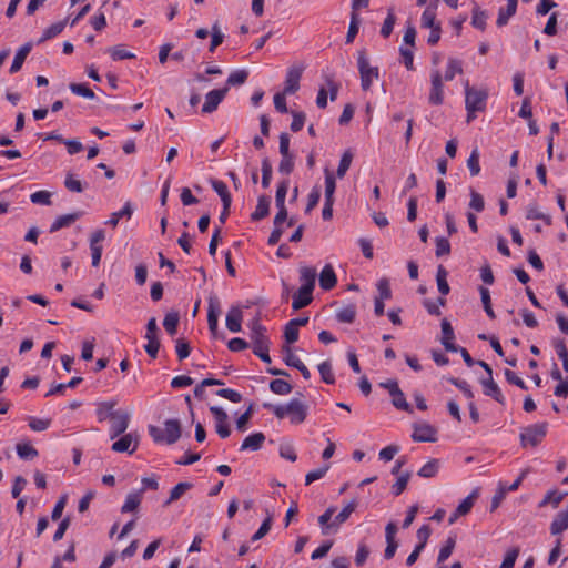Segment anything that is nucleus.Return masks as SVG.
<instances>
[{
  "mask_svg": "<svg viewBox=\"0 0 568 568\" xmlns=\"http://www.w3.org/2000/svg\"><path fill=\"white\" fill-rule=\"evenodd\" d=\"M69 89L71 90L72 93H74L77 95H80L82 98H85V99H89V100H92V99L95 98L94 92L87 84H83V83H70L69 84Z\"/></svg>",
  "mask_w": 568,
  "mask_h": 568,
  "instance_id": "de8ad7c7",
  "label": "nucleus"
},
{
  "mask_svg": "<svg viewBox=\"0 0 568 568\" xmlns=\"http://www.w3.org/2000/svg\"><path fill=\"white\" fill-rule=\"evenodd\" d=\"M313 292L307 291L306 288L300 287L298 291L293 296L292 308L294 311H298L308 304H311L313 296Z\"/></svg>",
  "mask_w": 568,
  "mask_h": 568,
  "instance_id": "b1692460",
  "label": "nucleus"
},
{
  "mask_svg": "<svg viewBox=\"0 0 568 568\" xmlns=\"http://www.w3.org/2000/svg\"><path fill=\"white\" fill-rule=\"evenodd\" d=\"M359 29V17L356 11L353 10L351 14V22L346 34V43H352L358 33Z\"/></svg>",
  "mask_w": 568,
  "mask_h": 568,
  "instance_id": "3c124183",
  "label": "nucleus"
},
{
  "mask_svg": "<svg viewBox=\"0 0 568 568\" xmlns=\"http://www.w3.org/2000/svg\"><path fill=\"white\" fill-rule=\"evenodd\" d=\"M439 469V460L438 459H432L428 463H426L417 473L418 476L424 478H432L434 477Z\"/></svg>",
  "mask_w": 568,
  "mask_h": 568,
  "instance_id": "a18cd8bd",
  "label": "nucleus"
},
{
  "mask_svg": "<svg viewBox=\"0 0 568 568\" xmlns=\"http://www.w3.org/2000/svg\"><path fill=\"white\" fill-rule=\"evenodd\" d=\"M565 494L560 493L558 490H550L547 493L545 498L540 501L539 507H544L547 504H552V506L556 508L564 499Z\"/></svg>",
  "mask_w": 568,
  "mask_h": 568,
  "instance_id": "4d7b16f0",
  "label": "nucleus"
},
{
  "mask_svg": "<svg viewBox=\"0 0 568 568\" xmlns=\"http://www.w3.org/2000/svg\"><path fill=\"white\" fill-rule=\"evenodd\" d=\"M479 293H480L481 303H483V306H484V310H485L486 314L488 315V317L494 320L496 317V315H495V312H494V310L491 307L489 290L484 287V286H480L479 287Z\"/></svg>",
  "mask_w": 568,
  "mask_h": 568,
  "instance_id": "603ef678",
  "label": "nucleus"
},
{
  "mask_svg": "<svg viewBox=\"0 0 568 568\" xmlns=\"http://www.w3.org/2000/svg\"><path fill=\"white\" fill-rule=\"evenodd\" d=\"M488 98V93L485 90H476L470 88L468 81L465 84V104L466 108H471L473 110L484 111L486 108V100Z\"/></svg>",
  "mask_w": 568,
  "mask_h": 568,
  "instance_id": "423d86ee",
  "label": "nucleus"
},
{
  "mask_svg": "<svg viewBox=\"0 0 568 568\" xmlns=\"http://www.w3.org/2000/svg\"><path fill=\"white\" fill-rule=\"evenodd\" d=\"M447 275L448 273L445 270V267L443 265H439L436 273V281L438 291L440 292L442 295H447L450 290L447 282Z\"/></svg>",
  "mask_w": 568,
  "mask_h": 568,
  "instance_id": "a19ab883",
  "label": "nucleus"
},
{
  "mask_svg": "<svg viewBox=\"0 0 568 568\" xmlns=\"http://www.w3.org/2000/svg\"><path fill=\"white\" fill-rule=\"evenodd\" d=\"M212 189L219 194L223 205L231 206L232 197L227 190V185L220 180H211Z\"/></svg>",
  "mask_w": 568,
  "mask_h": 568,
  "instance_id": "c756f323",
  "label": "nucleus"
},
{
  "mask_svg": "<svg viewBox=\"0 0 568 568\" xmlns=\"http://www.w3.org/2000/svg\"><path fill=\"white\" fill-rule=\"evenodd\" d=\"M253 344V353L261 358L264 363H271V357L268 354L270 351V339L266 334L250 337Z\"/></svg>",
  "mask_w": 568,
  "mask_h": 568,
  "instance_id": "f8f14e48",
  "label": "nucleus"
},
{
  "mask_svg": "<svg viewBox=\"0 0 568 568\" xmlns=\"http://www.w3.org/2000/svg\"><path fill=\"white\" fill-rule=\"evenodd\" d=\"M357 67L361 75V87L364 91L371 89L373 80L379 75L378 68L371 67L365 50H359L357 53Z\"/></svg>",
  "mask_w": 568,
  "mask_h": 568,
  "instance_id": "7ed1b4c3",
  "label": "nucleus"
},
{
  "mask_svg": "<svg viewBox=\"0 0 568 568\" xmlns=\"http://www.w3.org/2000/svg\"><path fill=\"white\" fill-rule=\"evenodd\" d=\"M247 77L248 72L246 70L234 71L229 75L226 87L230 89L233 85H242L247 80Z\"/></svg>",
  "mask_w": 568,
  "mask_h": 568,
  "instance_id": "8fccbe9b",
  "label": "nucleus"
},
{
  "mask_svg": "<svg viewBox=\"0 0 568 568\" xmlns=\"http://www.w3.org/2000/svg\"><path fill=\"white\" fill-rule=\"evenodd\" d=\"M30 200L33 204L51 205V193L49 191H38L30 195Z\"/></svg>",
  "mask_w": 568,
  "mask_h": 568,
  "instance_id": "e2e57ef3",
  "label": "nucleus"
},
{
  "mask_svg": "<svg viewBox=\"0 0 568 568\" xmlns=\"http://www.w3.org/2000/svg\"><path fill=\"white\" fill-rule=\"evenodd\" d=\"M209 307H207V324L209 329L213 336H216L217 326H219V316L221 313V303L219 297L215 294H211L209 296Z\"/></svg>",
  "mask_w": 568,
  "mask_h": 568,
  "instance_id": "1a4fd4ad",
  "label": "nucleus"
},
{
  "mask_svg": "<svg viewBox=\"0 0 568 568\" xmlns=\"http://www.w3.org/2000/svg\"><path fill=\"white\" fill-rule=\"evenodd\" d=\"M132 214H133V206H132V203L128 201L120 211L113 212L111 214L110 219L105 223L112 227H116L120 219H123V217L131 219Z\"/></svg>",
  "mask_w": 568,
  "mask_h": 568,
  "instance_id": "c85d7f7f",
  "label": "nucleus"
},
{
  "mask_svg": "<svg viewBox=\"0 0 568 568\" xmlns=\"http://www.w3.org/2000/svg\"><path fill=\"white\" fill-rule=\"evenodd\" d=\"M335 510L336 508L331 506L318 517V524L322 526L323 535H327L329 529L336 528V525H333V521H331Z\"/></svg>",
  "mask_w": 568,
  "mask_h": 568,
  "instance_id": "f704fd0d",
  "label": "nucleus"
},
{
  "mask_svg": "<svg viewBox=\"0 0 568 568\" xmlns=\"http://www.w3.org/2000/svg\"><path fill=\"white\" fill-rule=\"evenodd\" d=\"M227 92H229L227 87H224L222 89H214V90L207 92L205 95L204 104L202 106V112L203 113L214 112L217 109L219 104L223 101V99L225 98Z\"/></svg>",
  "mask_w": 568,
  "mask_h": 568,
  "instance_id": "9d476101",
  "label": "nucleus"
},
{
  "mask_svg": "<svg viewBox=\"0 0 568 568\" xmlns=\"http://www.w3.org/2000/svg\"><path fill=\"white\" fill-rule=\"evenodd\" d=\"M138 448V436L129 433L113 443L112 450L116 453L133 454Z\"/></svg>",
  "mask_w": 568,
  "mask_h": 568,
  "instance_id": "ddd939ff",
  "label": "nucleus"
},
{
  "mask_svg": "<svg viewBox=\"0 0 568 568\" xmlns=\"http://www.w3.org/2000/svg\"><path fill=\"white\" fill-rule=\"evenodd\" d=\"M149 434L155 443L175 444L182 434L181 423L179 419H168L164 422V429L154 425L149 426Z\"/></svg>",
  "mask_w": 568,
  "mask_h": 568,
  "instance_id": "f03ea898",
  "label": "nucleus"
},
{
  "mask_svg": "<svg viewBox=\"0 0 568 568\" xmlns=\"http://www.w3.org/2000/svg\"><path fill=\"white\" fill-rule=\"evenodd\" d=\"M111 420V439L116 438L122 435L129 427L130 415L124 410H115L114 413H110Z\"/></svg>",
  "mask_w": 568,
  "mask_h": 568,
  "instance_id": "0eeeda50",
  "label": "nucleus"
},
{
  "mask_svg": "<svg viewBox=\"0 0 568 568\" xmlns=\"http://www.w3.org/2000/svg\"><path fill=\"white\" fill-rule=\"evenodd\" d=\"M456 545V538L455 537H448L445 545L440 548L438 557H437V564L445 562L449 556L452 555L454 548Z\"/></svg>",
  "mask_w": 568,
  "mask_h": 568,
  "instance_id": "c03bdc74",
  "label": "nucleus"
},
{
  "mask_svg": "<svg viewBox=\"0 0 568 568\" xmlns=\"http://www.w3.org/2000/svg\"><path fill=\"white\" fill-rule=\"evenodd\" d=\"M193 487V484L192 483H189V481H182V483H179L178 485H175L171 491H170V496L169 498L164 501L163 506L164 507H168L169 505H171L172 503L176 501L178 499H180L182 497V495L184 493H186L187 490H190L191 488Z\"/></svg>",
  "mask_w": 568,
  "mask_h": 568,
  "instance_id": "cd10ccee",
  "label": "nucleus"
},
{
  "mask_svg": "<svg viewBox=\"0 0 568 568\" xmlns=\"http://www.w3.org/2000/svg\"><path fill=\"white\" fill-rule=\"evenodd\" d=\"M527 220H542L547 225H551L552 219L549 214L542 213L536 203H531L528 205L526 211Z\"/></svg>",
  "mask_w": 568,
  "mask_h": 568,
  "instance_id": "473e14b6",
  "label": "nucleus"
},
{
  "mask_svg": "<svg viewBox=\"0 0 568 568\" xmlns=\"http://www.w3.org/2000/svg\"><path fill=\"white\" fill-rule=\"evenodd\" d=\"M463 73L462 62L457 59L449 58L447 69L445 71L444 78L446 81H452L456 74Z\"/></svg>",
  "mask_w": 568,
  "mask_h": 568,
  "instance_id": "ea45409f",
  "label": "nucleus"
},
{
  "mask_svg": "<svg viewBox=\"0 0 568 568\" xmlns=\"http://www.w3.org/2000/svg\"><path fill=\"white\" fill-rule=\"evenodd\" d=\"M287 191H288V180H284L278 184L277 190H276V194H275L276 207H281V206L286 207L285 206V197H286Z\"/></svg>",
  "mask_w": 568,
  "mask_h": 568,
  "instance_id": "bf43d9fd",
  "label": "nucleus"
},
{
  "mask_svg": "<svg viewBox=\"0 0 568 568\" xmlns=\"http://www.w3.org/2000/svg\"><path fill=\"white\" fill-rule=\"evenodd\" d=\"M442 344L447 352H458V346L454 344L455 334L454 329L447 318L442 321Z\"/></svg>",
  "mask_w": 568,
  "mask_h": 568,
  "instance_id": "2eb2a0df",
  "label": "nucleus"
},
{
  "mask_svg": "<svg viewBox=\"0 0 568 568\" xmlns=\"http://www.w3.org/2000/svg\"><path fill=\"white\" fill-rule=\"evenodd\" d=\"M83 215L82 211H75L72 213H68L64 215L58 216L54 222L50 226V232L54 233L63 227H69L72 225L77 220H79Z\"/></svg>",
  "mask_w": 568,
  "mask_h": 568,
  "instance_id": "f3484780",
  "label": "nucleus"
},
{
  "mask_svg": "<svg viewBox=\"0 0 568 568\" xmlns=\"http://www.w3.org/2000/svg\"><path fill=\"white\" fill-rule=\"evenodd\" d=\"M437 430L435 427L427 423L415 424L414 433L412 435L413 440L420 443H434L437 440Z\"/></svg>",
  "mask_w": 568,
  "mask_h": 568,
  "instance_id": "9b49d317",
  "label": "nucleus"
},
{
  "mask_svg": "<svg viewBox=\"0 0 568 568\" xmlns=\"http://www.w3.org/2000/svg\"><path fill=\"white\" fill-rule=\"evenodd\" d=\"M518 555H519V548L518 547L509 549L506 552L505 558H504L501 565L499 566V568H513L515 562H516V559H517Z\"/></svg>",
  "mask_w": 568,
  "mask_h": 568,
  "instance_id": "774afa93",
  "label": "nucleus"
},
{
  "mask_svg": "<svg viewBox=\"0 0 568 568\" xmlns=\"http://www.w3.org/2000/svg\"><path fill=\"white\" fill-rule=\"evenodd\" d=\"M486 19H487V13L486 11L481 10L479 7H474L473 9V17H471V24L479 29V30H485L486 28Z\"/></svg>",
  "mask_w": 568,
  "mask_h": 568,
  "instance_id": "09e8293b",
  "label": "nucleus"
},
{
  "mask_svg": "<svg viewBox=\"0 0 568 568\" xmlns=\"http://www.w3.org/2000/svg\"><path fill=\"white\" fill-rule=\"evenodd\" d=\"M469 207L476 212H481L485 209V201L481 194L470 189Z\"/></svg>",
  "mask_w": 568,
  "mask_h": 568,
  "instance_id": "0e129e2a",
  "label": "nucleus"
},
{
  "mask_svg": "<svg viewBox=\"0 0 568 568\" xmlns=\"http://www.w3.org/2000/svg\"><path fill=\"white\" fill-rule=\"evenodd\" d=\"M432 88L428 102L433 105H440L444 102V84L443 75L439 70L432 71Z\"/></svg>",
  "mask_w": 568,
  "mask_h": 568,
  "instance_id": "6e6552de",
  "label": "nucleus"
},
{
  "mask_svg": "<svg viewBox=\"0 0 568 568\" xmlns=\"http://www.w3.org/2000/svg\"><path fill=\"white\" fill-rule=\"evenodd\" d=\"M300 281L302 282V288L313 292L316 281V270L308 266H302L300 268Z\"/></svg>",
  "mask_w": 568,
  "mask_h": 568,
  "instance_id": "aec40b11",
  "label": "nucleus"
},
{
  "mask_svg": "<svg viewBox=\"0 0 568 568\" xmlns=\"http://www.w3.org/2000/svg\"><path fill=\"white\" fill-rule=\"evenodd\" d=\"M145 338L148 339L146 345L144 346L145 352L152 358H156L159 349H160V341H159V327L156 324V318L151 317L146 324V334Z\"/></svg>",
  "mask_w": 568,
  "mask_h": 568,
  "instance_id": "39448f33",
  "label": "nucleus"
},
{
  "mask_svg": "<svg viewBox=\"0 0 568 568\" xmlns=\"http://www.w3.org/2000/svg\"><path fill=\"white\" fill-rule=\"evenodd\" d=\"M467 168L473 176H476L480 172V165H479V151L477 148H475L468 160H467Z\"/></svg>",
  "mask_w": 568,
  "mask_h": 568,
  "instance_id": "6e6d98bb",
  "label": "nucleus"
},
{
  "mask_svg": "<svg viewBox=\"0 0 568 568\" xmlns=\"http://www.w3.org/2000/svg\"><path fill=\"white\" fill-rule=\"evenodd\" d=\"M143 495V489H140L138 491H131L126 495L125 501L123 506L121 507L122 513H130L138 509V507L141 504Z\"/></svg>",
  "mask_w": 568,
  "mask_h": 568,
  "instance_id": "bb28decb",
  "label": "nucleus"
},
{
  "mask_svg": "<svg viewBox=\"0 0 568 568\" xmlns=\"http://www.w3.org/2000/svg\"><path fill=\"white\" fill-rule=\"evenodd\" d=\"M392 396V404L395 408L407 412L409 414L413 413L412 406L406 400V397L400 388H397L395 392H393Z\"/></svg>",
  "mask_w": 568,
  "mask_h": 568,
  "instance_id": "7c9ffc66",
  "label": "nucleus"
},
{
  "mask_svg": "<svg viewBox=\"0 0 568 568\" xmlns=\"http://www.w3.org/2000/svg\"><path fill=\"white\" fill-rule=\"evenodd\" d=\"M265 442V435L261 432L248 435L242 443L241 450H258Z\"/></svg>",
  "mask_w": 568,
  "mask_h": 568,
  "instance_id": "5701e85b",
  "label": "nucleus"
},
{
  "mask_svg": "<svg viewBox=\"0 0 568 568\" xmlns=\"http://www.w3.org/2000/svg\"><path fill=\"white\" fill-rule=\"evenodd\" d=\"M273 516L271 514L264 519L257 531L252 536V541H257L268 534L272 527Z\"/></svg>",
  "mask_w": 568,
  "mask_h": 568,
  "instance_id": "052dcab7",
  "label": "nucleus"
},
{
  "mask_svg": "<svg viewBox=\"0 0 568 568\" xmlns=\"http://www.w3.org/2000/svg\"><path fill=\"white\" fill-rule=\"evenodd\" d=\"M65 24H67V20H63V21L55 22V23L51 24L50 27H48L47 29H44L42 37L39 39V43H42L58 34H60L63 31Z\"/></svg>",
  "mask_w": 568,
  "mask_h": 568,
  "instance_id": "4c0bfd02",
  "label": "nucleus"
},
{
  "mask_svg": "<svg viewBox=\"0 0 568 568\" xmlns=\"http://www.w3.org/2000/svg\"><path fill=\"white\" fill-rule=\"evenodd\" d=\"M518 0H507V7L500 8L497 18V26L504 27L508 23L510 17L516 13Z\"/></svg>",
  "mask_w": 568,
  "mask_h": 568,
  "instance_id": "393cba45",
  "label": "nucleus"
},
{
  "mask_svg": "<svg viewBox=\"0 0 568 568\" xmlns=\"http://www.w3.org/2000/svg\"><path fill=\"white\" fill-rule=\"evenodd\" d=\"M115 406V402H102L99 404L97 408V416L99 422H104L105 419L110 418V413H114L113 410Z\"/></svg>",
  "mask_w": 568,
  "mask_h": 568,
  "instance_id": "864d4df0",
  "label": "nucleus"
},
{
  "mask_svg": "<svg viewBox=\"0 0 568 568\" xmlns=\"http://www.w3.org/2000/svg\"><path fill=\"white\" fill-rule=\"evenodd\" d=\"M176 355L180 361L185 359L190 356L191 347L186 339L184 338H178L176 345H175Z\"/></svg>",
  "mask_w": 568,
  "mask_h": 568,
  "instance_id": "338daca9",
  "label": "nucleus"
},
{
  "mask_svg": "<svg viewBox=\"0 0 568 568\" xmlns=\"http://www.w3.org/2000/svg\"><path fill=\"white\" fill-rule=\"evenodd\" d=\"M318 372L321 374V377L323 382L326 384H334L335 377L332 369V364L328 361H325L318 365Z\"/></svg>",
  "mask_w": 568,
  "mask_h": 568,
  "instance_id": "5fc2aeb1",
  "label": "nucleus"
},
{
  "mask_svg": "<svg viewBox=\"0 0 568 568\" xmlns=\"http://www.w3.org/2000/svg\"><path fill=\"white\" fill-rule=\"evenodd\" d=\"M353 158H354V155L351 150H346L342 154V158H341L337 171H336V175L338 179H343L345 176L346 172L348 171V169L352 164Z\"/></svg>",
  "mask_w": 568,
  "mask_h": 568,
  "instance_id": "58836bf2",
  "label": "nucleus"
},
{
  "mask_svg": "<svg viewBox=\"0 0 568 568\" xmlns=\"http://www.w3.org/2000/svg\"><path fill=\"white\" fill-rule=\"evenodd\" d=\"M64 186L70 192L81 193L84 187L80 180L75 179L72 173H68L64 180Z\"/></svg>",
  "mask_w": 568,
  "mask_h": 568,
  "instance_id": "680f3d73",
  "label": "nucleus"
},
{
  "mask_svg": "<svg viewBox=\"0 0 568 568\" xmlns=\"http://www.w3.org/2000/svg\"><path fill=\"white\" fill-rule=\"evenodd\" d=\"M395 22H396V17H395L393 10L389 9L387 17L385 18L384 23L381 29V34L384 38H388L392 34Z\"/></svg>",
  "mask_w": 568,
  "mask_h": 568,
  "instance_id": "13d9d810",
  "label": "nucleus"
},
{
  "mask_svg": "<svg viewBox=\"0 0 568 568\" xmlns=\"http://www.w3.org/2000/svg\"><path fill=\"white\" fill-rule=\"evenodd\" d=\"M436 251L435 254L437 257L448 255L450 253V243L448 239L439 236L435 239Z\"/></svg>",
  "mask_w": 568,
  "mask_h": 568,
  "instance_id": "69168bd1",
  "label": "nucleus"
},
{
  "mask_svg": "<svg viewBox=\"0 0 568 568\" xmlns=\"http://www.w3.org/2000/svg\"><path fill=\"white\" fill-rule=\"evenodd\" d=\"M480 384L483 385L484 394L486 396L494 398L497 403L501 405L505 404V396L503 395L499 386L497 385L493 377L481 378Z\"/></svg>",
  "mask_w": 568,
  "mask_h": 568,
  "instance_id": "dca6fc26",
  "label": "nucleus"
},
{
  "mask_svg": "<svg viewBox=\"0 0 568 568\" xmlns=\"http://www.w3.org/2000/svg\"><path fill=\"white\" fill-rule=\"evenodd\" d=\"M265 408L272 409L274 415L283 419L290 416L292 424H302L307 416V405L300 398H292L286 405L263 404Z\"/></svg>",
  "mask_w": 568,
  "mask_h": 568,
  "instance_id": "f257e3e1",
  "label": "nucleus"
},
{
  "mask_svg": "<svg viewBox=\"0 0 568 568\" xmlns=\"http://www.w3.org/2000/svg\"><path fill=\"white\" fill-rule=\"evenodd\" d=\"M337 283L336 274L331 264L324 266L320 274V286L325 291H329L335 287Z\"/></svg>",
  "mask_w": 568,
  "mask_h": 568,
  "instance_id": "6ab92c4d",
  "label": "nucleus"
},
{
  "mask_svg": "<svg viewBox=\"0 0 568 568\" xmlns=\"http://www.w3.org/2000/svg\"><path fill=\"white\" fill-rule=\"evenodd\" d=\"M568 528V506L559 511L550 525V532L554 536L562 534Z\"/></svg>",
  "mask_w": 568,
  "mask_h": 568,
  "instance_id": "412c9836",
  "label": "nucleus"
},
{
  "mask_svg": "<svg viewBox=\"0 0 568 568\" xmlns=\"http://www.w3.org/2000/svg\"><path fill=\"white\" fill-rule=\"evenodd\" d=\"M16 448L21 459L31 460L38 456V450L29 443L18 444Z\"/></svg>",
  "mask_w": 568,
  "mask_h": 568,
  "instance_id": "79ce46f5",
  "label": "nucleus"
},
{
  "mask_svg": "<svg viewBox=\"0 0 568 568\" xmlns=\"http://www.w3.org/2000/svg\"><path fill=\"white\" fill-rule=\"evenodd\" d=\"M211 43L209 47L210 52H214L215 49L223 42L224 34L221 31L219 22H214L211 30Z\"/></svg>",
  "mask_w": 568,
  "mask_h": 568,
  "instance_id": "49530a36",
  "label": "nucleus"
},
{
  "mask_svg": "<svg viewBox=\"0 0 568 568\" xmlns=\"http://www.w3.org/2000/svg\"><path fill=\"white\" fill-rule=\"evenodd\" d=\"M356 507H357L356 499H352L351 501H348L345 505V507L335 516V518L333 520V525H336V529L338 528V526L341 524L345 523L349 518V516L356 509Z\"/></svg>",
  "mask_w": 568,
  "mask_h": 568,
  "instance_id": "2f4dec72",
  "label": "nucleus"
},
{
  "mask_svg": "<svg viewBox=\"0 0 568 568\" xmlns=\"http://www.w3.org/2000/svg\"><path fill=\"white\" fill-rule=\"evenodd\" d=\"M292 385L284 379H273L270 383V389L276 395H287L292 392Z\"/></svg>",
  "mask_w": 568,
  "mask_h": 568,
  "instance_id": "37998d69",
  "label": "nucleus"
},
{
  "mask_svg": "<svg viewBox=\"0 0 568 568\" xmlns=\"http://www.w3.org/2000/svg\"><path fill=\"white\" fill-rule=\"evenodd\" d=\"M548 424L546 422L525 427L520 433V443L525 447L530 445L536 447L547 434Z\"/></svg>",
  "mask_w": 568,
  "mask_h": 568,
  "instance_id": "20e7f679",
  "label": "nucleus"
},
{
  "mask_svg": "<svg viewBox=\"0 0 568 568\" xmlns=\"http://www.w3.org/2000/svg\"><path fill=\"white\" fill-rule=\"evenodd\" d=\"M31 50H32V43L27 42L17 51L14 59L12 61V64L10 67V70H9L10 73H17L18 71H20L26 58L28 57V54L30 53Z\"/></svg>",
  "mask_w": 568,
  "mask_h": 568,
  "instance_id": "4be33fe9",
  "label": "nucleus"
},
{
  "mask_svg": "<svg viewBox=\"0 0 568 568\" xmlns=\"http://www.w3.org/2000/svg\"><path fill=\"white\" fill-rule=\"evenodd\" d=\"M271 200L266 195H261L257 200L255 211L251 214L252 221H260L266 217L270 213Z\"/></svg>",
  "mask_w": 568,
  "mask_h": 568,
  "instance_id": "a878e982",
  "label": "nucleus"
},
{
  "mask_svg": "<svg viewBox=\"0 0 568 568\" xmlns=\"http://www.w3.org/2000/svg\"><path fill=\"white\" fill-rule=\"evenodd\" d=\"M478 495H479V490H478V488L474 489V490L471 491V494H469V495H468V496H467V497H466V498H465V499H464V500L458 505V507L456 508V510H457V515H462V516L467 515V514L471 510V508H473V506H474V503H475L476 498L478 497Z\"/></svg>",
  "mask_w": 568,
  "mask_h": 568,
  "instance_id": "e433bc0d",
  "label": "nucleus"
},
{
  "mask_svg": "<svg viewBox=\"0 0 568 568\" xmlns=\"http://www.w3.org/2000/svg\"><path fill=\"white\" fill-rule=\"evenodd\" d=\"M179 321H180V315L178 312L172 311V312L166 313L164 321H163V326H164L165 331L168 332V334H170L171 336L176 334Z\"/></svg>",
  "mask_w": 568,
  "mask_h": 568,
  "instance_id": "c9c22d12",
  "label": "nucleus"
},
{
  "mask_svg": "<svg viewBox=\"0 0 568 568\" xmlns=\"http://www.w3.org/2000/svg\"><path fill=\"white\" fill-rule=\"evenodd\" d=\"M336 318L341 323H353L356 318V306L354 304H349L339 308L336 313Z\"/></svg>",
  "mask_w": 568,
  "mask_h": 568,
  "instance_id": "72a5a7b5",
  "label": "nucleus"
},
{
  "mask_svg": "<svg viewBox=\"0 0 568 568\" xmlns=\"http://www.w3.org/2000/svg\"><path fill=\"white\" fill-rule=\"evenodd\" d=\"M302 67H291L286 72L285 85L283 92L293 94L300 89V80L303 73Z\"/></svg>",
  "mask_w": 568,
  "mask_h": 568,
  "instance_id": "4468645a",
  "label": "nucleus"
},
{
  "mask_svg": "<svg viewBox=\"0 0 568 568\" xmlns=\"http://www.w3.org/2000/svg\"><path fill=\"white\" fill-rule=\"evenodd\" d=\"M243 318V313L240 307L232 306L226 314L225 325L227 329L232 333H239L242 328L241 323Z\"/></svg>",
  "mask_w": 568,
  "mask_h": 568,
  "instance_id": "a211bd4d",
  "label": "nucleus"
}]
</instances>
